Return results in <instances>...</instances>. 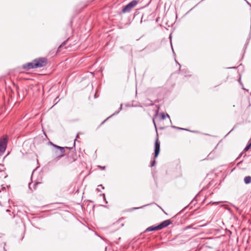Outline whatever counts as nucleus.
Segmentation results:
<instances>
[{"label":"nucleus","instance_id":"1","mask_svg":"<svg viewBox=\"0 0 251 251\" xmlns=\"http://www.w3.org/2000/svg\"><path fill=\"white\" fill-rule=\"evenodd\" d=\"M7 143L8 138L6 135L0 138V156L2 155L5 152Z\"/></svg>","mask_w":251,"mask_h":251},{"label":"nucleus","instance_id":"2","mask_svg":"<svg viewBox=\"0 0 251 251\" xmlns=\"http://www.w3.org/2000/svg\"><path fill=\"white\" fill-rule=\"evenodd\" d=\"M138 4V1L136 0H133L130 1L128 4L126 5L122 9V12L124 13L129 12L132 8L136 6Z\"/></svg>","mask_w":251,"mask_h":251},{"label":"nucleus","instance_id":"3","mask_svg":"<svg viewBox=\"0 0 251 251\" xmlns=\"http://www.w3.org/2000/svg\"><path fill=\"white\" fill-rule=\"evenodd\" d=\"M34 67L35 68H41L45 66L47 64V59L46 58H39L34 59Z\"/></svg>","mask_w":251,"mask_h":251},{"label":"nucleus","instance_id":"4","mask_svg":"<svg viewBox=\"0 0 251 251\" xmlns=\"http://www.w3.org/2000/svg\"><path fill=\"white\" fill-rule=\"evenodd\" d=\"M50 145L54 147L55 148L59 150L61 154L56 157L52 161L56 162L57 160L59 159L60 158L64 156V153H65V148L64 147H62L56 145L54 144L51 142H50Z\"/></svg>","mask_w":251,"mask_h":251},{"label":"nucleus","instance_id":"5","mask_svg":"<svg viewBox=\"0 0 251 251\" xmlns=\"http://www.w3.org/2000/svg\"><path fill=\"white\" fill-rule=\"evenodd\" d=\"M160 152V142L158 140V137H157L155 143H154V158L157 157Z\"/></svg>","mask_w":251,"mask_h":251},{"label":"nucleus","instance_id":"6","mask_svg":"<svg viewBox=\"0 0 251 251\" xmlns=\"http://www.w3.org/2000/svg\"><path fill=\"white\" fill-rule=\"evenodd\" d=\"M171 224H172V222L170 220H166L165 221H164L162 223H161L158 225H159L160 229H161L164 227L168 226Z\"/></svg>","mask_w":251,"mask_h":251},{"label":"nucleus","instance_id":"7","mask_svg":"<svg viewBox=\"0 0 251 251\" xmlns=\"http://www.w3.org/2000/svg\"><path fill=\"white\" fill-rule=\"evenodd\" d=\"M34 64H35V62H34V60H33V62H29L26 64L23 65V68L25 70H28L31 69L35 68Z\"/></svg>","mask_w":251,"mask_h":251},{"label":"nucleus","instance_id":"8","mask_svg":"<svg viewBox=\"0 0 251 251\" xmlns=\"http://www.w3.org/2000/svg\"><path fill=\"white\" fill-rule=\"evenodd\" d=\"M158 230H160L159 225L152 226H151L148 227L146 229V231H152Z\"/></svg>","mask_w":251,"mask_h":251},{"label":"nucleus","instance_id":"9","mask_svg":"<svg viewBox=\"0 0 251 251\" xmlns=\"http://www.w3.org/2000/svg\"><path fill=\"white\" fill-rule=\"evenodd\" d=\"M41 183L39 182H36L33 185V188L31 187V183H29L28 187L30 189H31L32 191L35 190L36 188V186L39 184Z\"/></svg>","mask_w":251,"mask_h":251},{"label":"nucleus","instance_id":"10","mask_svg":"<svg viewBox=\"0 0 251 251\" xmlns=\"http://www.w3.org/2000/svg\"><path fill=\"white\" fill-rule=\"evenodd\" d=\"M244 182L247 184H250L251 183V176H246L244 178Z\"/></svg>","mask_w":251,"mask_h":251},{"label":"nucleus","instance_id":"11","mask_svg":"<svg viewBox=\"0 0 251 251\" xmlns=\"http://www.w3.org/2000/svg\"><path fill=\"white\" fill-rule=\"evenodd\" d=\"M122 106H123V104H121V105H120V107L119 108V111H117V112H115L114 114H113L112 115H111V116H110L109 117H108L107 118H106L104 121H103L102 122V123H101V124H103L107 120H108L109 118H110L111 117H112L113 115H115V114H118L119 111L120 110H122Z\"/></svg>","mask_w":251,"mask_h":251},{"label":"nucleus","instance_id":"12","mask_svg":"<svg viewBox=\"0 0 251 251\" xmlns=\"http://www.w3.org/2000/svg\"><path fill=\"white\" fill-rule=\"evenodd\" d=\"M160 116H161V118L162 120L165 119L166 117H168V118H170V116L168 114H165L162 113L161 114Z\"/></svg>","mask_w":251,"mask_h":251},{"label":"nucleus","instance_id":"13","mask_svg":"<svg viewBox=\"0 0 251 251\" xmlns=\"http://www.w3.org/2000/svg\"><path fill=\"white\" fill-rule=\"evenodd\" d=\"M251 147V146H250V144L248 145H247V146L245 148V149H244L243 151L244 152V151H248Z\"/></svg>","mask_w":251,"mask_h":251},{"label":"nucleus","instance_id":"14","mask_svg":"<svg viewBox=\"0 0 251 251\" xmlns=\"http://www.w3.org/2000/svg\"><path fill=\"white\" fill-rule=\"evenodd\" d=\"M68 39H67L66 40H65V41H64L60 45V46L59 47V48H61L62 47H63L66 44V43L68 41Z\"/></svg>","mask_w":251,"mask_h":251},{"label":"nucleus","instance_id":"15","mask_svg":"<svg viewBox=\"0 0 251 251\" xmlns=\"http://www.w3.org/2000/svg\"><path fill=\"white\" fill-rule=\"evenodd\" d=\"M244 154V156L245 157L246 155V154L244 153V151H243L242 152L240 153V154H239V155L238 156L236 159H238L239 158H240Z\"/></svg>","mask_w":251,"mask_h":251},{"label":"nucleus","instance_id":"16","mask_svg":"<svg viewBox=\"0 0 251 251\" xmlns=\"http://www.w3.org/2000/svg\"><path fill=\"white\" fill-rule=\"evenodd\" d=\"M4 169V166L2 164H0V172L3 171Z\"/></svg>","mask_w":251,"mask_h":251},{"label":"nucleus","instance_id":"17","mask_svg":"<svg viewBox=\"0 0 251 251\" xmlns=\"http://www.w3.org/2000/svg\"><path fill=\"white\" fill-rule=\"evenodd\" d=\"M155 164H156V161L154 160L151 163V166L153 167V166H155Z\"/></svg>","mask_w":251,"mask_h":251},{"label":"nucleus","instance_id":"18","mask_svg":"<svg viewBox=\"0 0 251 251\" xmlns=\"http://www.w3.org/2000/svg\"><path fill=\"white\" fill-rule=\"evenodd\" d=\"M78 138V134H77V135H76V138ZM76 139H75L74 140V147H75V141H76Z\"/></svg>","mask_w":251,"mask_h":251},{"label":"nucleus","instance_id":"19","mask_svg":"<svg viewBox=\"0 0 251 251\" xmlns=\"http://www.w3.org/2000/svg\"><path fill=\"white\" fill-rule=\"evenodd\" d=\"M177 129H179V130H186V129H184V128H181V127H177Z\"/></svg>","mask_w":251,"mask_h":251},{"label":"nucleus","instance_id":"20","mask_svg":"<svg viewBox=\"0 0 251 251\" xmlns=\"http://www.w3.org/2000/svg\"><path fill=\"white\" fill-rule=\"evenodd\" d=\"M145 206H141L140 207H134V208H133V209H139V208H143V207H144Z\"/></svg>","mask_w":251,"mask_h":251},{"label":"nucleus","instance_id":"21","mask_svg":"<svg viewBox=\"0 0 251 251\" xmlns=\"http://www.w3.org/2000/svg\"><path fill=\"white\" fill-rule=\"evenodd\" d=\"M99 187H101L102 189H104V187L102 185H99Z\"/></svg>","mask_w":251,"mask_h":251},{"label":"nucleus","instance_id":"22","mask_svg":"<svg viewBox=\"0 0 251 251\" xmlns=\"http://www.w3.org/2000/svg\"><path fill=\"white\" fill-rule=\"evenodd\" d=\"M99 167H100L101 169H105V166H104V167H101V166H99Z\"/></svg>","mask_w":251,"mask_h":251},{"label":"nucleus","instance_id":"23","mask_svg":"<svg viewBox=\"0 0 251 251\" xmlns=\"http://www.w3.org/2000/svg\"><path fill=\"white\" fill-rule=\"evenodd\" d=\"M102 196H103V199H104V200H105V194H102Z\"/></svg>","mask_w":251,"mask_h":251},{"label":"nucleus","instance_id":"24","mask_svg":"<svg viewBox=\"0 0 251 251\" xmlns=\"http://www.w3.org/2000/svg\"><path fill=\"white\" fill-rule=\"evenodd\" d=\"M172 127L173 128H176V129H177V127H176V126H172Z\"/></svg>","mask_w":251,"mask_h":251},{"label":"nucleus","instance_id":"25","mask_svg":"<svg viewBox=\"0 0 251 251\" xmlns=\"http://www.w3.org/2000/svg\"><path fill=\"white\" fill-rule=\"evenodd\" d=\"M176 62L178 64V65L179 66V69L180 68V64H179L176 61Z\"/></svg>","mask_w":251,"mask_h":251},{"label":"nucleus","instance_id":"26","mask_svg":"<svg viewBox=\"0 0 251 251\" xmlns=\"http://www.w3.org/2000/svg\"><path fill=\"white\" fill-rule=\"evenodd\" d=\"M97 190L98 191H100V189L99 188H98L97 189Z\"/></svg>","mask_w":251,"mask_h":251},{"label":"nucleus","instance_id":"27","mask_svg":"<svg viewBox=\"0 0 251 251\" xmlns=\"http://www.w3.org/2000/svg\"><path fill=\"white\" fill-rule=\"evenodd\" d=\"M153 123H154V126H155V123L154 121V120H153Z\"/></svg>","mask_w":251,"mask_h":251},{"label":"nucleus","instance_id":"28","mask_svg":"<svg viewBox=\"0 0 251 251\" xmlns=\"http://www.w3.org/2000/svg\"><path fill=\"white\" fill-rule=\"evenodd\" d=\"M66 148L67 149H72V148H68V147H66Z\"/></svg>","mask_w":251,"mask_h":251},{"label":"nucleus","instance_id":"29","mask_svg":"<svg viewBox=\"0 0 251 251\" xmlns=\"http://www.w3.org/2000/svg\"><path fill=\"white\" fill-rule=\"evenodd\" d=\"M241 162H242V161H241L240 162H239V163H238V164H240Z\"/></svg>","mask_w":251,"mask_h":251},{"label":"nucleus","instance_id":"30","mask_svg":"<svg viewBox=\"0 0 251 251\" xmlns=\"http://www.w3.org/2000/svg\"><path fill=\"white\" fill-rule=\"evenodd\" d=\"M206 225H201V226H205Z\"/></svg>","mask_w":251,"mask_h":251},{"label":"nucleus","instance_id":"31","mask_svg":"<svg viewBox=\"0 0 251 251\" xmlns=\"http://www.w3.org/2000/svg\"><path fill=\"white\" fill-rule=\"evenodd\" d=\"M249 144L250 145V146H251V143Z\"/></svg>","mask_w":251,"mask_h":251}]
</instances>
